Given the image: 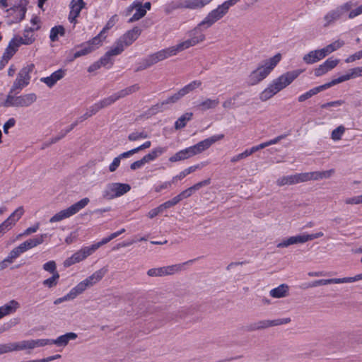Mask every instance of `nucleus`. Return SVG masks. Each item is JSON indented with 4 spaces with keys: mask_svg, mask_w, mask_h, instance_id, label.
<instances>
[{
    "mask_svg": "<svg viewBox=\"0 0 362 362\" xmlns=\"http://www.w3.org/2000/svg\"><path fill=\"white\" fill-rule=\"evenodd\" d=\"M301 176V173L282 176L276 180V183L279 187L296 185L303 182Z\"/></svg>",
    "mask_w": 362,
    "mask_h": 362,
    "instance_id": "obj_24",
    "label": "nucleus"
},
{
    "mask_svg": "<svg viewBox=\"0 0 362 362\" xmlns=\"http://www.w3.org/2000/svg\"><path fill=\"white\" fill-rule=\"evenodd\" d=\"M211 183L210 179H206L203 181L199 182L193 186L187 188L177 195L180 201L189 197L195 191L199 190L202 187L209 185Z\"/></svg>",
    "mask_w": 362,
    "mask_h": 362,
    "instance_id": "obj_26",
    "label": "nucleus"
},
{
    "mask_svg": "<svg viewBox=\"0 0 362 362\" xmlns=\"http://www.w3.org/2000/svg\"><path fill=\"white\" fill-rule=\"evenodd\" d=\"M23 251L20 248L19 245L16 247H14L8 254L7 257L9 259V260H11L13 262L15 259L18 257L21 254H23Z\"/></svg>",
    "mask_w": 362,
    "mask_h": 362,
    "instance_id": "obj_62",
    "label": "nucleus"
},
{
    "mask_svg": "<svg viewBox=\"0 0 362 362\" xmlns=\"http://www.w3.org/2000/svg\"><path fill=\"white\" fill-rule=\"evenodd\" d=\"M326 56L323 49L312 50L308 54H305L303 57V60L308 64H312L316 63L321 59H324Z\"/></svg>",
    "mask_w": 362,
    "mask_h": 362,
    "instance_id": "obj_27",
    "label": "nucleus"
},
{
    "mask_svg": "<svg viewBox=\"0 0 362 362\" xmlns=\"http://www.w3.org/2000/svg\"><path fill=\"white\" fill-rule=\"evenodd\" d=\"M59 278V274L56 273L55 274L52 275L49 278L44 280L42 281V285L48 288H52L58 284Z\"/></svg>",
    "mask_w": 362,
    "mask_h": 362,
    "instance_id": "obj_51",
    "label": "nucleus"
},
{
    "mask_svg": "<svg viewBox=\"0 0 362 362\" xmlns=\"http://www.w3.org/2000/svg\"><path fill=\"white\" fill-rule=\"evenodd\" d=\"M219 104L218 98H204L199 102L195 107L202 112L216 108Z\"/></svg>",
    "mask_w": 362,
    "mask_h": 362,
    "instance_id": "obj_34",
    "label": "nucleus"
},
{
    "mask_svg": "<svg viewBox=\"0 0 362 362\" xmlns=\"http://www.w3.org/2000/svg\"><path fill=\"white\" fill-rule=\"evenodd\" d=\"M94 252H95L90 245L82 247L79 250L74 252L70 257L64 260V266L65 267H69L74 264L78 263L86 259Z\"/></svg>",
    "mask_w": 362,
    "mask_h": 362,
    "instance_id": "obj_12",
    "label": "nucleus"
},
{
    "mask_svg": "<svg viewBox=\"0 0 362 362\" xmlns=\"http://www.w3.org/2000/svg\"><path fill=\"white\" fill-rule=\"evenodd\" d=\"M107 272V268L103 267L95 271L93 274H92L90 276H89L83 281L86 284L88 288H90L96 284L98 282H99L105 276Z\"/></svg>",
    "mask_w": 362,
    "mask_h": 362,
    "instance_id": "obj_28",
    "label": "nucleus"
},
{
    "mask_svg": "<svg viewBox=\"0 0 362 362\" xmlns=\"http://www.w3.org/2000/svg\"><path fill=\"white\" fill-rule=\"evenodd\" d=\"M194 156L191 146L185 149L180 150L173 156L169 158L170 162H177L180 160H186L189 158Z\"/></svg>",
    "mask_w": 362,
    "mask_h": 362,
    "instance_id": "obj_38",
    "label": "nucleus"
},
{
    "mask_svg": "<svg viewBox=\"0 0 362 362\" xmlns=\"http://www.w3.org/2000/svg\"><path fill=\"white\" fill-rule=\"evenodd\" d=\"M134 9H136L135 13L129 20V23H132L139 21L143 18L146 13V9L143 8L142 2L139 0H136L132 3L131 6L127 8V12L129 13Z\"/></svg>",
    "mask_w": 362,
    "mask_h": 362,
    "instance_id": "obj_21",
    "label": "nucleus"
},
{
    "mask_svg": "<svg viewBox=\"0 0 362 362\" xmlns=\"http://www.w3.org/2000/svg\"><path fill=\"white\" fill-rule=\"evenodd\" d=\"M281 59V55L278 53L274 57L263 61L255 70L250 74L247 78V83L250 86H254L266 78Z\"/></svg>",
    "mask_w": 362,
    "mask_h": 362,
    "instance_id": "obj_2",
    "label": "nucleus"
},
{
    "mask_svg": "<svg viewBox=\"0 0 362 362\" xmlns=\"http://www.w3.org/2000/svg\"><path fill=\"white\" fill-rule=\"evenodd\" d=\"M85 6L83 0H72L70 4V13L69 20L71 23H74L76 18L79 16L81 9Z\"/></svg>",
    "mask_w": 362,
    "mask_h": 362,
    "instance_id": "obj_31",
    "label": "nucleus"
},
{
    "mask_svg": "<svg viewBox=\"0 0 362 362\" xmlns=\"http://www.w3.org/2000/svg\"><path fill=\"white\" fill-rule=\"evenodd\" d=\"M89 198L84 197L79 200L78 202L74 203L69 207L59 211L58 213L55 214L53 216H52L49 218V223H53L68 218L76 214L78 212H79L81 210L85 208L89 204Z\"/></svg>",
    "mask_w": 362,
    "mask_h": 362,
    "instance_id": "obj_7",
    "label": "nucleus"
},
{
    "mask_svg": "<svg viewBox=\"0 0 362 362\" xmlns=\"http://www.w3.org/2000/svg\"><path fill=\"white\" fill-rule=\"evenodd\" d=\"M93 50H95V47L93 46H91V45H83L80 49L74 52L72 60L80 57L86 55L93 52Z\"/></svg>",
    "mask_w": 362,
    "mask_h": 362,
    "instance_id": "obj_50",
    "label": "nucleus"
},
{
    "mask_svg": "<svg viewBox=\"0 0 362 362\" xmlns=\"http://www.w3.org/2000/svg\"><path fill=\"white\" fill-rule=\"evenodd\" d=\"M307 242L305 233L291 236L277 244V247H286L291 245L304 243Z\"/></svg>",
    "mask_w": 362,
    "mask_h": 362,
    "instance_id": "obj_35",
    "label": "nucleus"
},
{
    "mask_svg": "<svg viewBox=\"0 0 362 362\" xmlns=\"http://www.w3.org/2000/svg\"><path fill=\"white\" fill-rule=\"evenodd\" d=\"M182 52L178 44L163 49H161L154 54L148 56L144 59L140 63L139 66L136 69V71H140L146 69L151 66L168 59L170 57L175 56L177 53Z\"/></svg>",
    "mask_w": 362,
    "mask_h": 362,
    "instance_id": "obj_3",
    "label": "nucleus"
},
{
    "mask_svg": "<svg viewBox=\"0 0 362 362\" xmlns=\"http://www.w3.org/2000/svg\"><path fill=\"white\" fill-rule=\"evenodd\" d=\"M130 189L131 187L128 184L112 182L105 186V189L102 192V195L103 199L110 200L122 196L127 193Z\"/></svg>",
    "mask_w": 362,
    "mask_h": 362,
    "instance_id": "obj_10",
    "label": "nucleus"
},
{
    "mask_svg": "<svg viewBox=\"0 0 362 362\" xmlns=\"http://www.w3.org/2000/svg\"><path fill=\"white\" fill-rule=\"evenodd\" d=\"M192 112H186L180 117L175 122V128L176 129H180L185 127L187 122L190 121L192 118Z\"/></svg>",
    "mask_w": 362,
    "mask_h": 362,
    "instance_id": "obj_43",
    "label": "nucleus"
},
{
    "mask_svg": "<svg viewBox=\"0 0 362 362\" xmlns=\"http://www.w3.org/2000/svg\"><path fill=\"white\" fill-rule=\"evenodd\" d=\"M112 104H113V103H112L110 97L109 96V97H107V98L95 103L93 105H91L87 110V111L89 112V113L91 116H93L95 114H96L101 109L108 107V106L111 105Z\"/></svg>",
    "mask_w": 362,
    "mask_h": 362,
    "instance_id": "obj_36",
    "label": "nucleus"
},
{
    "mask_svg": "<svg viewBox=\"0 0 362 362\" xmlns=\"http://www.w3.org/2000/svg\"><path fill=\"white\" fill-rule=\"evenodd\" d=\"M37 99L34 93L14 95L8 93L2 105L6 107H28L31 106Z\"/></svg>",
    "mask_w": 362,
    "mask_h": 362,
    "instance_id": "obj_5",
    "label": "nucleus"
},
{
    "mask_svg": "<svg viewBox=\"0 0 362 362\" xmlns=\"http://www.w3.org/2000/svg\"><path fill=\"white\" fill-rule=\"evenodd\" d=\"M20 3L18 5H14L13 8L7 11L13 16V20L11 23H17L24 19L27 11L26 6L28 4L27 0H18Z\"/></svg>",
    "mask_w": 362,
    "mask_h": 362,
    "instance_id": "obj_18",
    "label": "nucleus"
},
{
    "mask_svg": "<svg viewBox=\"0 0 362 362\" xmlns=\"http://www.w3.org/2000/svg\"><path fill=\"white\" fill-rule=\"evenodd\" d=\"M194 260H189L182 264L163 267L165 276L173 275L185 269V266L192 264Z\"/></svg>",
    "mask_w": 362,
    "mask_h": 362,
    "instance_id": "obj_40",
    "label": "nucleus"
},
{
    "mask_svg": "<svg viewBox=\"0 0 362 362\" xmlns=\"http://www.w3.org/2000/svg\"><path fill=\"white\" fill-rule=\"evenodd\" d=\"M224 138V134H215L207 139H205L194 146H192V150L194 153V156L202 153L206 150L209 149L216 142L221 141Z\"/></svg>",
    "mask_w": 362,
    "mask_h": 362,
    "instance_id": "obj_13",
    "label": "nucleus"
},
{
    "mask_svg": "<svg viewBox=\"0 0 362 362\" xmlns=\"http://www.w3.org/2000/svg\"><path fill=\"white\" fill-rule=\"evenodd\" d=\"M107 272V268L103 267L95 271L93 274H92L90 276H89L83 281L86 284L88 288H90L96 284L98 282H99L105 276Z\"/></svg>",
    "mask_w": 362,
    "mask_h": 362,
    "instance_id": "obj_29",
    "label": "nucleus"
},
{
    "mask_svg": "<svg viewBox=\"0 0 362 362\" xmlns=\"http://www.w3.org/2000/svg\"><path fill=\"white\" fill-rule=\"evenodd\" d=\"M148 137V134L144 132H134L129 134L128 139L132 141H137L139 139H146Z\"/></svg>",
    "mask_w": 362,
    "mask_h": 362,
    "instance_id": "obj_58",
    "label": "nucleus"
},
{
    "mask_svg": "<svg viewBox=\"0 0 362 362\" xmlns=\"http://www.w3.org/2000/svg\"><path fill=\"white\" fill-rule=\"evenodd\" d=\"M139 88H140L138 84H134V85L129 86L124 89H122L115 93H113L110 97L112 103H114L117 100L124 98L129 95H131V94L138 91L139 90Z\"/></svg>",
    "mask_w": 362,
    "mask_h": 362,
    "instance_id": "obj_33",
    "label": "nucleus"
},
{
    "mask_svg": "<svg viewBox=\"0 0 362 362\" xmlns=\"http://www.w3.org/2000/svg\"><path fill=\"white\" fill-rule=\"evenodd\" d=\"M35 66L33 64H28L23 66L17 74V77L14 81L11 89L10 93H13L18 90L20 92L25 88L30 81V74L33 72Z\"/></svg>",
    "mask_w": 362,
    "mask_h": 362,
    "instance_id": "obj_9",
    "label": "nucleus"
},
{
    "mask_svg": "<svg viewBox=\"0 0 362 362\" xmlns=\"http://www.w3.org/2000/svg\"><path fill=\"white\" fill-rule=\"evenodd\" d=\"M40 240H35V238H30L28 239L23 243H21L19 245L20 248L23 251V252H25L33 247H37V245H40Z\"/></svg>",
    "mask_w": 362,
    "mask_h": 362,
    "instance_id": "obj_45",
    "label": "nucleus"
},
{
    "mask_svg": "<svg viewBox=\"0 0 362 362\" xmlns=\"http://www.w3.org/2000/svg\"><path fill=\"white\" fill-rule=\"evenodd\" d=\"M40 26L37 25V27H31L29 28H25L23 31V35L21 37H15L14 40H17V42L19 45H29L33 44L35 40V35L34 32L35 30H39Z\"/></svg>",
    "mask_w": 362,
    "mask_h": 362,
    "instance_id": "obj_19",
    "label": "nucleus"
},
{
    "mask_svg": "<svg viewBox=\"0 0 362 362\" xmlns=\"http://www.w3.org/2000/svg\"><path fill=\"white\" fill-rule=\"evenodd\" d=\"M345 203L346 204H351V205H356L362 204V194L355 196L353 197H349L345 199Z\"/></svg>",
    "mask_w": 362,
    "mask_h": 362,
    "instance_id": "obj_63",
    "label": "nucleus"
},
{
    "mask_svg": "<svg viewBox=\"0 0 362 362\" xmlns=\"http://www.w3.org/2000/svg\"><path fill=\"white\" fill-rule=\"evenodd\" d=\"M337 284L336 278L329 279L315 280L310 284H308L305 287L306 288L317 287V286H324V285H327V284Z\"/></svg>",
    "mask_w": 362,
    "mask_h": 362,
    "instance_id": "obj_54",
    "label": "nucleus"
},
{
    "mask_svg": "<svg viewBox=\"0 0 362 362\" xmlns=\"http://www.w3.org/2000/svg\"><path fill=\"white\" fill-rule=\"evenodd\" d=\"M24 214L23 206L17 208L1 224H0V235L10 230Z\"/></svg>",
    "mask_w": 362,
    "mask_h": 362,
    "instance_id": "obj_15",
    "label": "nucleus"
},
{
    "mask_svg": "<svg viewBox=\"0 0 362 362\" xmlns=\"http://www.w3.org/2000/svg\"><path fill=\"white\" fill-rule=\"evenodd\" d=\"M348 80H350V78H349L348 74L346 73V74L342 75L337 78H334V79L332 80L330 82L323 84L322 86L324 90H325V89H327L333 86H335L338 83H342V82L348 81Z\"/></svg>",
    "mask_w": 362,
    "mask_h": 362,
    "instance_id": "obj_53",
    "label": "nucleus"
},
{
    "mask_svg": "<svg viewBox=\"0 0 362 362\" xmlns=\"http://www.w3.org/2000/svg\"><path fill=\"white\" fill-rule=\"evenodd\" d=\"M291 322V319L287 318H281V319H276V320H260L256 322H254L250 325L251 330H259L264 329L271 327L279 326L281 325H286Z\"/></svg>",
    "mask_w": 362,
    "mask_h": 362,
    "instance_id": "obj_17",
    "label": "nucleus"
},
{
    "mask_svg": "<svg viewBox=\"0 0 362 362\" xmlns=\"http://www.w3.org/2000/svg\"><path fill=\"white\" fill-rule=\"evenodd\" d=\"M322 90H324L322 86H320L313 88L310 89V90L305 92V93L300 95L298 97V100L299 102H303Z\"/></svg>",
    "mask_w": 362,
    "mask_h": 362,
    "instance_id": "obj_49",
    "label": "nucleus"
},
{
    "mask_svg": "<svg viewBox=\"0 0 362 362\" xmlns=\"http://www.w3.org/2000/svg\"><path fill=\"white\" fill-rule=\"evenodd\" d=\"M90 117H91V115H90L89 112L86 111L85 114L78 117L76 121L72 123L70 127L65 130V132L63 134L62 137L64 136L68 132L72 130L78 123L82 122Z\"/></svg>",
    "mask_w": 362,
    "mask_h": 362,
    "instance_id": "obj_57",
    "label": "nucleus"
},
{
    "mask_svg": "<svg viewBox=\"0 0 362 362\" xmlns=\"http://www.w3.org/2000/svg\"><path fill=\"white\" fill-rule=\"evenodd\" d=\"M65 70L64 69H58L53 72L50 76L47 77H42L40 80L41 82L44 83L49 88H52L57 81L62 79L65 76Z\"/></svg>",
    "mask_w": 362,
    "mask_h": 362,
    "instance_id": "obj_25",
    "label": "nucleus"
},
{
    "mask_svg": "<svg viewBox=\"0 0 362 362\" xmlns=\"http://www.w3.org/2000/svg\"><path fill=\"white\" fill-rule=\"evenodd\" d=\"M19 46L20 45L18 44L17 40L12 38L5 49V52L2 57V60L5 61L6 62H8V61L17 52Z\"/></svg>",
    "mask_w": 362,
    "mask_h": 362,
    "instance_id": "obj_39",
    "label": "nucleus"
},
{
    "mask_svg": "<svg viewBox=\"0 0 362 362\" xmlns=\"http://www.w3.org/2000/svg\"><path fill=\"white\" fill-rule=\"evenodd\" d=\"M166 151V148L164 147H157L153 148L149 153L146 154L143 157L144 160L146 163L154 160L158 156L162 155L163 153Z\"/></svg>",
    "mask_w": 362,
    "mask_h": 362,
    "instance_id": "obj_41",
    "label": "nucleus"
},
{
    "mask_svg": "<svg viewBox=\"0 0 362 362\" xmlns=\"http://www.w3.org/2000/svg\"><path fill=\"white\" fill-rule=\"evenodd\" d=\"M107 272V268L103 267L95 271L93 274H92L90 276H89L83 281L86 284L88 288H90L96 284L98 282H99L105 276Z\"/></svg>",
    "mask_w": 362,
    "mask_h": 362,
    "instance_id": "obj_30",
    "label": "nucleus"
},
{
    "mask_svg": "<svg viewBox=\"0 0 362 362\" xmlns=\"http://www.w3.org/2000/svg\"><path fill=\"white\" fill-rule=\"evenodd\" d=\"M339 62V59H333L332 57L327 59L314 70L315 75L318 77L325 74L336 67Z\"/></svg>",
    "mask_w": 362,
    "mask_h": 362,
    "instance_id": "obj_20",
    "label": "nucleus"
},
{
    "mask_svg": "<svg viewBox=\"0 0 362 362\" xmlns=\"http://www.w3.org/2000/svg\"><path fill=\"white\" fill-rule=\"evenodd\" d=\"M300 70L288 71L274 79L268 86L260 93L259 99L267 101L279 91L289 86L301 73Z\"/></svg>",
    "mask_w": 362,
    "mask_h": 362,
    "instance_id": "obj_1",
    "label": "nucleus"
},
{
    "mask_svg": "<svg viewBox=\"0 0 362 362\" xmlns=\"http://www.w3.org/2000/svg\"><path fill=\"white\" fill-rule=\"evenodd\" d=\"M121 53V49H118L115 45H113L110 50H108L98 61L102 66H107L109 68L113 64L112 57L117 56Z\"/></svg>",
    "mask_w": 362,
    "mask_h": 362,
    "instance_id": "obj_23",
    "label": "nucleus"
},
{
    "mask_svg": "<svg viewBox=\"0 0 362 362\" xmlns=\"http://www.w3.org/2000/svg\"><path fill=\"white\" fill-rule=\"evenodd\" d=\"M24 214L23 206L17 208L1 224H0V235L10 230Z\"/></svg>",
    "mask_w": 362,
    "mask_h": 362,
    "instance_id": "obj_16",
    "label": "nucleus"
},
{
    "mask_svg": "<svg viewBox=\"0 0 362 362\" xmlns=\"http://www.w3.org/2000/svg\"><path fill=\"white\" fill-rule=\"evenodd\" d=\"M19 303L15 300H11L7 304H5L0 307V319L4 316L14 313L16 310L19 308Z\"/></svg>",
    "mask_w": 362,
    "mask_h": 362,
    "instance_id": "obj_37",
    "label": "nucleus"
},
{
    "mask_svg": "<svg viewBox=\"0 0 362 362\" xmlns=\"http://www.w3.org/2000/svg\"><path fill=\"white\" fill-rule=\"evenodd\" d=\"M45 271L52 274V275L59 273L57 270V264L54 260L49 261L45 263L42 266Z\"/></svg>",
    "mask_w": 362,
    "mask_h": 362,
    "instance_id": "obj_59",
    "label": "nucleus"
},
{
    "mask_svg": "<svg viewBox=\"0 0 362 362\" xmlns=\"http://www.w3.org/2000/svg\"><path fill=\"white\" fill-rule=\"evenodd\" d=\"M141 30L138 27H134L133 29L128 30L123 35H122L114 45L121 49L122 52L124 49L131 45L141 35Z\"/></svg>",
    "mask_w": 362,
    "mask_h": 362,
    "instance_id": "obj_11",
    "label": "nucleus"
},
{
    "mask_svg": "<svg viewBox=\"0 0 362 362\" xmlns=\"http://www.w3.org/2000/svg\"><path fill=\"white\" fill-rule=\"evenodd\" d=\"M206 29L208 28L205 25H202L200 22L195 28L189 30L188 32L189 39L178 43L181 51L182 52L204 42L206 40L204 31Z\"/></svg>",
    "mask_w": 362,
    "mask_h": 362,
    "instance_id": "obj_6",
    "label": "nucleus"
},
{
    "mask_svg": "<svg viewBox=\"0 0 362 362\" xmlns=\"http://www.w3.org/2000/svg\"><path fill=\"white\" fill-rule=\"evenodd\" d=\"M106 38L105 34L102 33L101 31L100 33L93 37L91 40H90L87 45H91V46H93L95 47V49L98 48L99 46L102 45L103 41Z\"/></svg>",
    "mask_w": 362,
    "mask_h": 362,
    "instance_id": "obj_55",
    "label": "nucleus"
},
{
    "mask_svg": "<svg viewBox=\"0 0 362 362\" xmlns=\"http://www.w3.org/2000/svg\"><path fill=\"white\" fill-rule=\"evenodd\" d=\"M303 182L310 180H321L320 171H314L308 173H301Z\"/></svg>",
    "mask_w": 362,
    "mask_h": 362,
    "instance_id": "obj_52",
    "label": "nucleus"
},
{
    "mask_svg": "<svg viewBox=\"0 0 362 362\" xmlns=\"http://www.w3.org/2000/svg\"><path fill=\"white\" fill-rule=\"evenodd\" d=\"M355 6H356L355 2L349 1L337 6L334 9L329 11L323 17V27L327 28L334 24L337 21L344 17L346 15L348 16L349 13L353 10L352 8Z\"/></svg>",
    "mask_w": 362,
    "mask_h": 362,
    "instance_id": "obj_4",
    "label": "nucleus"
},
{
    "mask_svg": "<svg viewBox=\"0 0 362 362\" xmlns=\"http://www.w3.org/2000/svg\"><path fill=\"white\" fill-rule=\"evenodd\" d=\"M65 29L62 25H57L52 28L49 34V38L52 42H56L59 40V36H64Z\"/></svg>",
    "mask_w": 362,
    "mask_h": 362,
    "instance_id": "obj_44",
    "label": "nucleus"
},
{
    "mask_svg": "<svg viewBox=\"0 0 362 362\" xmlns=\"http://www.w3.org/2000/svg\"><path fill=\"white\" fill-rule=\"evenodd\" d=\"M77 338V334L74 332H68L65 334L58 337L56 339H51V345L55 344L59 347L66 346L71 340H75Z\"/></svg>",
    "mask_w": 362,
    "mask_h": 362,
    "instance_id": "obj_32",
    "label": "nucleus"
},
{
    "mask_svg": "<svg viewBox=\"0 0 362 362\" xmlns=\"http://www.w3.org/2000/svg\"><path fill=\"white\" fill-rule=\"evenodd\" d=\"M147 275L151 277L165 276L163 267L152 268L147 271Z\"/></svg>",
    "mask_w": 362,
    "mask_h": 362,
    "instance_id": "obj_60",
    "label": "nucleus"
},
{
    "mask_svg": "<svg viewBox=\"0 0 362 362\" xmlns=\"http://www.w3.org/2000/svg\"><path fill=\"white\" fill-rule=\"evenodd\" d=\"M13 344L15 351L33 349L37 347L51 345L50 339L23 340Z\"/></svg>",
    "mask_w": 362,
    "mask_h": 362,
    "instance_id": "obj_14",
    "label": "nucleus"
},
{
    "mask_svg": "<svg viewBox=\"0 0 362 362\" xmlns=\"http://www.w3.org/2000/svg\"><path fill=\"white\" fill-rule=\"evenodd\" d=\"M347 74H348L350 79L361 76H362V67H356V68L351 69L347 72Z\"/></svg>",
    "mask_w": 362,
    "mask_h": 362,
    "instance_id": "obj_64",
    "label": "nucleus"
},
{
    "mask_svg": "<svg viewBox=\"0 0 362 362\" xmlns=\"http://www.w3.org/2000/svg\"><path fill=\"white\" fill-rule=\"evenodd\" d=\"M213 0H184L179 3L176 8H184L191 10L201 9Z\"/></svg>",
    "mask_w": 362,
    "mask_h": 362,
    "instance_id": "obj_22",
    "label": "nucleus"
},
{
    "mask_svg": "<svg viewBox=\"0 0 362 362\" xmlns=\"http://www.w3.org/2000/svg\"><path fill=\"white\" fill-rule=\"evenodd\" d=\"M288 287L285 284H281L276 288H274L270 291V296L273 298H279L286 296Z\"/></svg>",
    "mask_w": 362,
    "mask_h": 362,
    "instance_id": "obj_42",
    "label": "nucleus"
},
{
    "mask_svg": "<svg viewBox=\"0 0 362 362\" xmlns=\"http://www.w3.org/2000/svg\"><path fill=\"white\" fill-rule=\"evenodd\" d=\"M345 127L343 125H340L334 129L331 134V139L333 141H339L341 139L343 134L345 132Z\"/></svg>",
    "mask_w": 362,
    "mask_h": 362,
    "instance_id": "obj_56",
    "label": "nucleus"
},
{
    "mask_svg": "<svg viewBox=\"0 0 362 362\" xmlns=\"http://www.w3.org/2000/svg\"><path fill=\"white\" fill-rule=\"evenodd\" d=\"M202 86V81L199 80H195L189 83L185 86L183 88H182L180 90L181 94H182L184 96L188 94L189 93L193 91L194 90L199 88Z\"/></svg>",
    "mask_w": 362,
    "mask_h": 362,
    "instance_id": "obj_47",
    "label": "nucleus"
},
{
    "mask_svg": "<svg viewBox=\"0 0 362 362\" xmlns=\"http://www.w3.org/2000/svg\"><path fill=\"white\" fill-rule=\"evenodd\" d=\"M180 201L179 200L178 197L175 196L172 199L168 200L163 204H161V206L163 209L164 211L167 210L168 209H170L174 206H175L177 204H178Z\"/></svg>",
    "mask_w": 362,
    "mask_h": 362,
    "instance_id": "obj_61",
    "label": "nucleus"
},
{
    "mask_svg": "<svg viewBox=\"0 0 362 362\" xmlns=\"http://www.w3.org/2000/svg\"><path fill=\"white\" fill-rule=\"evenodd\" d=\"M232 3V1H224L216 8L211 10L201 21V25H205L207 28L211 27L228 13Z\"/></svg>",
    "mask_w": 362,
    "mask_h": 362,
    "instance_id": "obj_8",
    "label": "nucleus"
},
{
    "mask_svg": "<svg viewBox=\"0 0 362 362\" xmlns=\"http://www.w3.org/2000/svg\"><path fill=\"white\" fill-rule=\"evenodd\" d=\"M88 288V286L84 283L83 281L78 283L76 286L72 288L69 291L70 296L72 297L73 300L76 298L78 295L81 294L83 291H85Z\"/></svg>",
    "mask_w": 362,
    "mask_h": 362,
    "instance_id": "obj_48",
    "label": "nucleus"
},
{
    "mask_svg": "<svg viewBox=\"0 0 362 362\" xmlns=\"http://www.w3.org/2000/svg\"><path fill=\"white\" fill-rule=\"evenodd\" d=\"M344 45V42L343 40H337L333 42L332 43L328 45L327 46L323 47L322 49H323L326 56H327L328 54H331L332 52H333L339 49L341 47H343Z\"/></svg>",
    "mask_w": 362,
    "mask_h": 362,
    "instance_id": "obj_46",
    "label": "nucleus"
}]
</instances>
